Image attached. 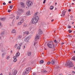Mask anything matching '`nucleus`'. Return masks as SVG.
<instances>
[{
	"label": "nucleus",
	"instance_id": "1",
	"mask_svg": "<svg viewBox=\"0 0 75 75\" xmlns=\"http://www.w3.org/2000/svg\"><path fill=\"white\" fill-rule=\"evenodd\" d=\"M47 46L49 48H51V49H54V45L53 44V43L52 41L49 42L47 44Z\"/></svg>",
	"mask_w": 75,
	"mask_h": 75
},
{
	"label": "nucleus",
	"instance_id": "2",
	"mask_svg": "<svg viewBox=\"0 0 75 75\" xmlns=\"http://www.w3.org/2000/svg\"><path fill=\"white\" fill-rule=\"evenodd\" d=\"M39 18L37 16H35L34 18H33L32 21H33L32 23L33 24H35V23H37V21H38Z\"/></svg>",
	"mask_w": 75,
	"mask_h": 75
},
{
	"label": "nucleus",
	"instance_id": "3",
	"mask_svg": "<svg viewBox=\"0 0 75 75\" xmlns=\"http://www.w3.org/2000/svg\"><path fill=\"white\" fill-rule=\"evenodd\" d=\"M66 65L67 66H69L70 67H74V65L72 64V62L70 61H68V62L66 63Z\"/></svg>",
	"mask_w": 75,
	"mask_h": 75
},
{
	"label": "nucleus",
	"instance_id": "4",
	"mask_svg": "<svg viewBox=\"0 0 75 75\" xmlns=\"http://www.w3.org/2000/svg\"><path fill=\"white\" fill-rule=\"evenodd\" d=\"M31 69V68H28L26 69L25 71L23 72L24 74H26L29 73Z\"/></svg>",
	"mask_w": 75,
	"mask_h": 75
},
{
	"label": "nucleus",
	"instance_id": "5",
	"mask_svg": "<svg viewBox=\"0 0 75 75\" xmlns=\"http://www.w3.org/2000/svg\"><path fill=\"white\" fill-rule=\"evenodd\" d=\"M27 4L28 7H30L31 5H33V2L31 1H28Z\"/></svg>",
	"mask_w": 75,
	"mask_h": 75
},
{
	"label": "nucleus",
	"instance_id": "6",
	"mask_svg": "<svg viewBox=\"0 0 75 75\" xmlns=\"http://www.w3.org/2000/svg\"><path fill=\"white\" fill-rule=\"evenodd\" d=\"M40 35H37L35 39V41H36L37 40H39V39H40Z\"/></svg>",
	"mask_w": 75,
	"mask_h": 75
},
{
	"label": "nucleus",
	"instance_id": "7",
	"mask_svg": "<svg viewBox=\"0 0 75 75\" xmlns=\"http://www.w3.org/2000/svg\"><path fill=\"white\" fill-rule=\"evenodd\" d=\"M17 72L16 70L13 69L12 71V75H16L17 74Z\"/></svg>",
	"mask_w": 75,
	"mask_h": 75
},
{
	"label": "nucleus",
	"instance_id": "8",
	"mask_svg": "<svg viewBox=\"0 0 75 75\" xmlns=\"http://www.w3.org/2000/svg\"><path fill=\"white\" fill-rule=\"evenodd\" d=\"M66 11H63L62 12V14L61 15L62 17H63V16H65V13H66Z\"/></svg>",
	"mask_w": 75,
	"mask_h": 75
},
{
	"label": "nucleus",
	"instance_id": "9",
	"mask_svg": "<svg viewBox=\"0 0 75 75\" xmlns=\"http://www.w3.org/2000/svg\"><path fill=\"white\" fill-rule=\"evenodd\" d=\"M19 55H20V53L18 52L16 54V56H14L13 57V58H17V57H18Z\"/></svg>",
	"mask_w": 75,
	"mask_h": 75
},
{
	"label": "nucleus",
	"instance_id": "10",
	"mask_svg": "<svg viewBox=\"0 0 75 75\" xmlns=\"http://www.w3.org/2000/svg\"><path fill=\"white\" fill-rule=\"evenodd\" d=\"M51 63L52 65H54V64H55V59L52 60Z\"/></svg>",
	"mask_w": 75,
	"mask_h": 75
},
{
	"label": "nucleus",
	"instance_id": "11",
	"mask_svg": "<svg viewBox=\"0 0 75 75\" xmlns=\"http://www.w3.org/2000/svg\"><path fill=\"white\" fill-rule=\"evenodd\" d=\"M39 32H38V34H39V35H41V34H42V31L41 29H39Z\"/></svg>",
	"mask_w": 75,
	"mask_h": 75
},
{
	"label": "nucleus",
	"instance_id": "12",
	"mask_svg": "<svg viewBox=\"0 0 75 75\" xmlns=\"http://www.w3.org/2000/svg\"><path fill=\"white\" fill-rule=\"evenodd\" d=\"M22 37H23V36L21 35H19L18 36V38L19 40H21Z\"/></svg>",
	"mask_w": 75,
	"mask_h": 75
},
{
	"label": "nucleus",
	"instance_id": "13",
	"mask_svg": "<svg viewBox=\"0 0 75 75\" xmlns=\"http://www.w3.org/2000/svg\"><path fill=\"white\" fill-rule=\"evenodd\" d=\"M21 7H24V4L23 2H21Z\"/></svg>",
	"mask_w": 75,
	"mask_h": 75
},
{
	"label": "nucleus",
	"instance_id": "14",
	"mask_svg": "<svg viewBox=\"0 0 75 75\" xmlns=\"http://www.w3.org/2000/svg\"><path fill=\"white\" fill-rule=\"evenodd\" d=\"M26 13L27 16H29L30 14V11H28Z\"/></svg>",
	"mask_w": 75,
	"mask_h": 75
},
{
	"label": "nucleus",
	"instance_id": "15",
	"mask_svg": "<svg viewBox=\"0 0 75 75\" xmlns=\"http://www.w3.org/2000/svg\"><path fill=\"white\" fill-rule=\"evenodd\" d=\"M29 34V32L28 31H26L24 33V35H28Z\"/></svg>",
	"mask_w": 75,
	"mask_h": 75
},
{
	"label": "nucleus",
	"instance_id": "16",
	"mask_svg": "<svg viewBox=\"0 0 75 75\" xmlns=\"http://www.w3.org/2000/svg\"><path fill=\"white\" fill-rule=\"evenodd\" d=\"M0 20L1 21H5V20H6V18H5L4 17L2 18H1Z\"/></svg>",
	"mask_w": 75,
	"mask_h": 75
},
{
	"label": "nucleus",
	"instance_id": "17",
	"mask_svg": "<svg viewBox=\"0 0 75 75\" xmlns=\"http://www.w3.org/2000/svg\"><path fill=\"white\" fill-rule=\"evenodd\" d=\"M18 11L19 12L21 13H23V10L21 9H18Z\"/></svg>",
	"mask_w": 75,
	"mask_h": 75
},
{
	"label": "nucleus",
	"instance_id": "18",
	"mask_svg": "<svg viewBox=\"0 0 75 75\" xmlns=\"http://www.w3.org/2000/svg\"><path fill=\"white\" fill-rule=\"evenodd\" d=\"M31 38V36H28L26 38H27L28 40H29Z\"/></svg>",
	"mask_w": 75,
	"mask_h": 75
},
{
	"label": "nucleus",
	"instance_id": "19",
	"mask_svg": "<svg viewBox=\"0 0 75 75\" xmlns=\"http://www.w3.org/2000/svg\"><path fill=\"white\" fill-rule=\"evenodd\" d=\"M16 31V30L15 29H13L12 30L11 33H15Z\"/></svg>",
	"mask_w": 75,
	"mask_h": 75
},
{
	"label": "nucleus",
	"instance_id": "20",
	"mask_svg": "<svg viewBox=\"0 0 75 75\" xmlns=\"http://www.w3.org/2000/svg\"><path fill=\"white\" fill-rule=\"evenodd\" d=\"M11 16L9 17V18H11V19L15 17L13 15H11Z\"/></svg>",
	"mask_w": 75,
	"mask_h": 75
},
{
	"label": "nucleus",
	"instance_id": "21",
	"mask_svg": "<svg viewBox=\"0 0 75 75\" xmlns=\"http://www.w3.org/2000/svg\"><path fill=\"white\" fill-rule=\"evenodd\" d=\"M24 22V18H22V19L21 21L20 22L22 24Z\"/></svg>",
	"mask_w": 75,
	"mask_h": 75
},
{
	"label": "nucleus",
	"instance_id": "22",
	"mask_svg": "<svg viewBox=\"0 0 75 75\" xmlns=\"http://www.w3.org/2000/svg\"><path fill=\"white\" fill-rule=\"evenodd\" d=\"M28 56H30L31 55V53L30 52H28Z\"/></svg>",
	"mask_w": 75,
	"mask_h": 75
},
{
	"label": "nucleus",
	"instance_id": "23",
	"mask_svg": "<svg viewBox=\"0 0 75 75\" xmlns=\"http://www.w3.org/2000/svg\"><path fill=\"white\" fill-rule=\"evenodd\" d=\"M1 35L2 37L4 36V32L3 31L1 33Z\"/></svg>",
	"mask_w": 75,
	"mask_h": 75
},
{
	"label": "nucleus",
	"instance_id": "24",
	"mask_svg": "<svg viewBox=\"0 0 75 75\" xmlns=\"http://www.w3.org/2000/svg\"><path fill=\"white\" fill-rule=\"evenodd\" d=\"M53 8H54V6H51L50 7V10H52Z\"/></svg>",
	"mask_w": 75,
	"mask_h": 75
},
{
	"label": "nucleus",
	"instance_id": "25",
	"mask_svg": "<svg viewBox=\"0 0 75 75\" xmlns=\"http://www.w3.org/2000/svg\"><path fill=\"white\" fill-rule=\"evenodd\" d=\"M17 50H20V49H21V47H20V46H18L17 47Z\"/></svg>",
	"mask_w": 75,
	"mask_h": 75
},
{
	"label": "nucleus",
	"instance_id": "26",
	"mask_svg": "<svg viewBox=\"0 0 75 75\" xmlns=\"http://www.w3.org/2000/svg\"><path fill=\"white\" fill-rule=\"evenodd\" d=\"M21 14V12H18L17 13L18 16H20Z\"/></svg>",
	"mask_w": 75,
	"mask_h": 75
},
{
	"label": "nucleus",
	"instance_id": "27",
	"mask_svg": "<svg viewBox=\"0 0 75 75\" xmlns=\"http://www.w3.org/2000/svg\"><path fill=\"white\" fill-rule=\"evenodd\" d=\"M72 60H73V61H75V56L73 57L72 58Z\"/></svg>",
	"mask_w": 75,
	"mask_h": 75
},
{
	"label": "nucleus",
	"instance_id": "28",
	"mask_svg": "<svg viewBox=\"0 0 75 75\" xmlns=\"http://www.w3.org/2000/svg\"><path fill=\"white\" fill-rule=\"evenodd\" d=\"M14 60H13V61L14 62H16V61H17V59H16V58H14Z\"/></svg>",
	"mask_w": 75,
	"mask_h": 75
},
{
	"label": "nucleus",
	"instance_id": "29",
	"mask_svg": "<svg viewBox=\"0 0 75 75\" xmlns=\"http://www.w3.org/2000/svg\"><path fill=\"white\" fill-rule=\"evenodd\" d=\"M38 14V12H37L36 13H35V16H36V17L37 14Z\"/></svg>",
	"mask_w": 75,
	"mask_h": 75
},
{
	"label": "nucleus",
	"instance_id": "30",
	"mask_svg": "<svg viewBox=\"0 0 75 75\" xmlns=\"http://www.w3.org/2000/svg\"><path fill=\"white\" fill-rule=\"evenodd\" d=\"M40 63H41V64H43V63H44V61L41 60L40 61Z\"/></svg>",
	"mask_w": 75,
	"mask_h": 75
},
{
	"label": "nucleus",
	"instance_id": "31",
	"mask_svg": "<svg viewBox=\"0 0 75 75\" xmlns=\"http://www.w3.org/2000/svg\"><path fill=\"white\" fill-rule=\"evenodd\" d=\"M28 41V40H27V39L26 38L24 39V41H26V42Z\"/></svg>",
	"mask_w": 75,
	"mask_h": 75
},
{
	"label": "nucleus",
	"instance_id": "32",
	"mask_svg": "<svg viewBox=\"0 0 75 75\" xmlns=\"http://www.w3.org/2000/svg\"><path fill=\"white\" fill-rule=\"evenodd\" d=\"M9 7H10V9H12L13 6V5H11Z\"/></svg>",
	"mask_w": 75,
	"mask_h": 75
},
{
	"label": "nucleus",
	"instance_id": "33",
	"mask_svg": "<svg viewBox=\"0 0 75 75\" xmlns=\"http://www.w3.org/2000/svg\"><path fill=\"white\" fill-rule=\"evenodd\" d=\"M54 43H55L56 44L57 43V42H57V40H54Z\"/></svg>",
	"mask_w": 75,
	"mask_h": 75
},
{
	"label": "nucleus",
	"instance_id": "34",
	"mask_svg": "<svg viewBox=\"0 0 75 75\" xmlns=\"http://www.w3.org/2000/svg\"><path fill=\"white\" fill-rule=\"evenodd\" d=\"M68 31L69 32V33H71L72 31V30H69Z\"/></svg>",
	"mask_w": 75,
	"mask_h": 75
},
{
	"label": "nucleus",
	"instance_id": "35",
	"mask_svg": "<svg viewBox=\"0 0 75 75\" xmlns=\"http://www.w3.org/2000/svg\"><path fill=\"white\" fill-rule=\"evenodd\" d=\"M23 26L24 27H25L27 26V25H26V24L25 23L24 24Z\"/></svg>",
	"mask_w": 75,
	"mask_h": 75
},
{
	"label": "nucleus",
	"instance_id": "36",
	"mask_svg": "<svg viewBox=\"0 0 75 75\" xmlns=\"http://www.w3.org/2000/svg\"><path fill=\"white\" fill-rule=\"evenodd\" d=\"M21 24H22V23H21L20 22H19L18 23V25H21Z\"/></svg>",
	"mask_w": 75,
	"mask_h": 75
},
{
	"label": "nucleus",
	"instance_id": "37",
	"mask_svg": "<svg viewBox=\"0 0 75 75\" xmlns=\"http://www.w3.org/2000/svg\"><path fill=\"white\" fill-rule=\"evenodd\" d=\"M19 18V16H17L16 17V19L17 20L18 19V18Z\"/></svg>",
	"mask_w": 75,
	"mask_h": 75
},
{
	"label": "nucleus",
	"instance_id": "38",
	"mask_svg": "<svg viewBox=\"0 0 75 75\" xmlns=\"http://www.w3.org/2000/svg\"><path fill=\"white\" fill-rule=\"evenodd\" d=\"M6 54V53H3V54H2V56H4V55H5V54Z\"/></svg>",
	"mask_w": 75,
	"mask_h": 75
},
{
	"label": "nucleus",
	"instance_id": "39",
	"mask_svg": "<svg viewBox=\"0 0 75 75\" xmlns=\"http://www.w3.org/2000/svg\"><path fill=\"white\" fill-rule=\"evenodd\" d=\"M50 64H51V62H49L47 63V64H48V65Z\"/></svg>",
	"mask_w": 75,
	"mask_h": 75
},
{
	"label": "nucleus",
	"instance_id": "40",
	"mask_svg": "<svg viewBox=\"0 0 75 75\" xmlns=\"http://www.w3.org/2000/svg\"><path fill=\"white\" fill-rule=\"evenodd\" d=\"M71 28V27L70 25H68V28Z\"/></svg>",
	"mask_w": 75,
	"mask_h": 75
},
{
	"label": "nucleus",
	"instance_id": "41",
	"mask_svg": "<svg viewBox=\"0 0 75 75\" xmlns=\"http://www.w3.org/2000/svg\"><path fill=\"white\" fill-rule=\"evenodd\" d=\"M45 1H46V0H44V1L43 2V4H44L45 3Z\"/></svg>",
	"mask_w": 75,
	"mask_h": 75
},
{
	"label": "nucleus",
	"instance_id": "42",
	"mask_svg": "<svg viewBox=\"0 0 75 75\" xmlns=\"http://www.w3.org/2000/svg\"><path fill=\"white\" fill-rule=\"evenodd\" d=\"M22 45V43H21L19 44V45H20V46H21Z\"/></svg>",
	"mask_w": 75,
	"mask_h": 75
},
{
	"label": "nucleus",
	"instance_id": "43",
	"mask_svg": "<svg viewBox=\"0 0 75 75\" xmlns=\"http://www.w3.org/2000/svg\"><path fill=\"white\" fill-rule=\"evenodd\" d=\"M1 23H0V28H1V27H2V26L1 25Z\"/></svg>",
	"mask_w": 75,
	"mask_h": 75
},
{
	"label": "nucleus",
	"instance_id": "44",
	"mask_svg": "<svg viewBox=\"0 0 75 75\" xmlns=\"http://www.w3.org/2000/svg\"><path fill=\"white\" fill-rule=\"evenodd\" d=\"M36 44H37V42H34V46H35V45H36Z\"/></svg>",
	"mask_w": 75,
	"mask_h": 75
},
{
	"label": "nucleus",
	"instance_id": "45",
	"mask_svg": "<svg viewBox=\"0 0 75 75\" xmlns=\"http://www.w3.org/2000/svg\"><path fill=\"white\" fill-rule=\"evenodd\" d=\"M8 13H10V11H11V10H9L8 11Z\"/></svg>",
	"mask_w": 75,
	"mask_h": 75
},
{
	"label": "nucleus",
	"instance_id": "46",
	"mask_svg": "<svg viewBox=\"0 0 75 75\" xmlns=\"http://www.w3.org/2000/svg\"><path fill=\"white\" fill-rule=\"evenodd\" d=\"M69 37H70L71 38L72 37V36H71V35H69Z\"/></svg>",
	"mask_w": 75,
	"mask_h": 75
},
{
	"label": "nucleus",
	"instance_id": "47",
	"mask_svg": "<svg viewBox=\"0 0 75 75\" xmlns=\"http://www.w3.org/2000/svg\"><path fill=\"white\" fill-rule=\"evenodd\" d=\"M17 44H16L15 45V48H16V47H17Z\"/></svg>",
	"mask_w": 75,
	"mask_h": 75
},
{
	"label": "nucleus",
	"instance_id": "48",
	"mask_svg": "<svg viewBox=\"0 0 75 75\" xmlns=\"http://www.w3.org/2000/svg\"><path fill=\"white\" fill-rule=\"evenodd\" d=\"M3 5H6V4L5 2H4L3 3Z\"/></svg>",
	"mask_w": 75,
	"mask_h": 75
},
{
	"label": "nucleus",
	"instance_id": "49",
	"mask_svg": "<svg viewBox=\"0 0 75 75\" xmlns=\"http://www.w3.org/2000/svg\"><path fill=\"white\" fill-rule=\"evenodd\" d=\"M10 58V57L8 56V57H6V59H8V58Z\"/></svg>",
	"mask_w": 75,
	"mask_h": 75
},
{
	"label": "nucleus",
	"instance_id": "50",
	"mask_svg": "<svg viewBox=\"0 0 75 75\" xmlns=\"http://www.w3.org/2000/svg\"><path fill=\"white\" fill-rule=\"evenodd\" d=\"M8 3H9V4H11V1H9L8 2Z\"/></svg>",
	"mask_w": 75,
	"mask_h": 75
},
{
	"label": "nucleus",
	"instance_id": "51",
	"mask_svg": "<svg viewBox=\"0 0 75 75\" xmlns=\"http://www.w3.org/2000/svg\"><path fill=\"white\" fill-rule=\"evenodd\" d=\"M33 75H36V74L35 73H33Z\"/></svg>",
	"mask_w": 75,
	"mask_h": 75
},
{
	"label": "nucleus",
	"instance_id": "52",
	"mask_svg": "<svg viewBox=\"0 0 75 75\" xmlns=\"http://www.w3.org/2000/svg\"><path fill=\"white\" fill-rule=\"evenodd\" d=\"M23 48V49H25V46H24Z\"/></svg>",
	"mask_w": 75,
	"mask_h": 75
},
{
	"label": "nucleus",
	"instance_id": "53",
	"mask_svg": "<svg viewBox=\"0 0 75 75\" xmlns=\"http://www.w3.org/2000/svg\"><path fill=\"white\" fill-rule=\"evenodd\" d=\"M44 72H45V73L46 72H47V71H46V70H44Z\"/></svg>",
	"mask_w": 75,
	"mask_h": 75
},
{
	"label": "nucleus",
	"instance_id": "54",
	"mask_svg": "<svg viewBox=\"0 0 75 75\" xmlns=\"http://www.w3.org/2000/svg\"><path fill=\"white\" fill-rule=\"evenodd\" d=\"M64 44V43H63V42H62V43H61V45H63V44Z\"/></svg>",
	"mask_w": 75,
	"mask_h": 75
},
{
	"label": "nucleus",
	"instance_id": "55",
	"mask_svg": "<svg viewBox=\"0 0 75 75\" xmlns=\"http://www.w3.org/2000/svg\"><path fill=\"white\" fill-rule=\"evenodd\" d=\"M68 11H69V12L71 11V9H69Z\"/></svg>",
	"mask_w": 75,
	"mask_h": 75
},
{
	"label": "nucleus",
	"instance_id": "56",
	"mask_svg": "<svg viewBox=\"0 0 75 75\" xmlns=\"http://www.w3.org/2000/svg\"><path fill=\"white\" fill-rule=\"evenodd\" d=\"M73 74H75V72L74 71H73Z\"/></svg>",
	"mask_w": 75,
	"mask_h": 75
},
{
	"label": "nucleus",
	"instance_id": "57",
	"mask_svg": "<svg viewBox=\"0 0 75 75\" xmlns=\"http://www.w3.org/2000/svg\"><path fill=\"white\" fill-rule=\"evenodd\" d=\"M26 74H24V73H23V74L22 75H25Z\"/></svg>",
	"mask_w": 75,
	"mask_h": 75
},
{
	"label": "nucleus",
	"instance_id": "58",
	"mask_svg": "<svg viewBox=\"0 0 75 75\" xmlns=\"http://www.w3.org/2000/svg\"><path fill=\"white\" fill-rule=\"evenodd\" d=\"M74 22H73L72 23V24H74Z\"/></svg>",
	"mask_w": 75,
	"mask_h": 75
},
{
	"label": "nucleus",
	"instance_id": "59",
	"mask_svg": "<svg viewBox=\"0 0 75 75\" xmlns=\"http://www.w3.org/2000/svg\"><path fill=\"white\" fill-rule=\"evenodd\" d=\"M72 5H74V3H72Z\"/></svg>",
	"mask_w": 75,
	"mask_h": 75
},
{
	"label": "nucleus",
	"instance_id": "60",
	"mask_svg": "<svg viewBox=\"0 0 75 75\" xmlns=\"http://www.w3.org/2000/svg\"><path fill=\"white\" fill-rule=\"evenodd\" d=\"M53 21H54V20L53 19L52 20V22Z\"/></svg>",
	"mask_w": 75,
	"mask_h": 75
},
{
	"label": "nucleus",
	"instance_id": "61",
	"mask_svg": "<svg viewBox=\"0 0 75 75\" xmlns=\"http://www.w3.org/2000/svg\"><path fill=\"white\" fill-rule=\"evenodd\" d=\"M57 4V2H56L55 3V4Z\"/></svg>",
	"mask_w": 75,
	"mask_h": 75
},
{
	"label": "nucleus",
	"instance_id": "62",
	"mask_svg": "<svg viewBox=\"0 0 75 75\" xmlns=\"http://www.w3.org/2000/svg\"><path fill=\"white\" fill-rule=\"evenodd\" d=\"M0 75H3V74H1Z\"/></svg>",
	"mask_w": 75,
	"mask_h": 75
},
{
	"label": "nucleus",
	"instance_id": "63",
	"mask_svg": "<svg viewBox=\"0 0 75 75\" xmlns=\"http://www.w3.org/2000/svg\"><path fill=\"white\" fill-rule=\"evenodd\" d=\"M74 53H75V51L74 52Z\"/></svg>",
	"mask_w": 75,
	"mask_h": 75
},
{
	"label": "nucleus",
	"instance_id": "64",
	"mask_svg": "<svg viewBox=\"0 0 75 75\" xmlns=\"http://www.w3.org/2000/svg\"><path fill=\"white\" fill-rule=\"evenodd\" d=\"M9 75H11V73L9 74Z\"/></svg>",
	"mask_w": 75,
	"mask_h": 75
}]
</instances>
